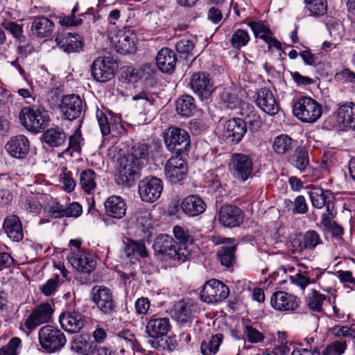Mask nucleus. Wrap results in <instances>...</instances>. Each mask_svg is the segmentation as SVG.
Here are the masks:
<instances>
[{
    "label": "nucleus",
    "mask_w": 355,
    "mask_h": 355,
    "mask_svg": "<svg viewBox=\"0 0 355 355\" xmlns=\"http://www.w3.org/2000/svg\"><path fill=\"white\" fill-rule=\"evenodd\" d=\"M6 149L12 157L22 159L27 156L29 152L30 142L25 135H18L12 137L7 141Z\"/></svg>",
    "instance_id": "obj_22"
},
{
    "label": "nucleus",
    "mask_w": 355,
    "mask_h": 355,
    "mask_svg": "<svg viewBox=\"0 0 355 355\" xmlns=\"http://www.w3.org/2000/svg\"><path fill=\"white\" fill-rule=\"evenodd\" d=\"M248 26L250 27L256 38L259 37L265 41L268 37L272 35L269 27L261 21H250Z\"/></svg>",
    "instance_id": "obj_49"
},
{
    "label": "nucleus",
    "mask_w": 355,
    "mask_h": 355,
    "mask_svg": "<svg viewBox=\"0 0 355 355\" xmlns=\"http://www.w3.org/2000/svg\"><path fill=\"white\" fill-rule=\"evenodd\" d=\"M60 285V279L58 275H54L40 288L41 292L46 296L53 295Z\"/></svg>",
    "instance_id": "obj_51"
},
{
    "label": "nucleus",
    "mask_w": 355,
    "mask_h": 355,
    "mask_svg": "<svg viewBox=\"0 0 355 355\" xmlns=\"http://www.w3.org/2000/svg\"><path fill=\"white\" fill-rule=\"evenodd\" d=\"M194 48V44L189 40L182 39L175 44V49L178 52L182 54L189 55Z\"/></svg>",
    "instance_id": "obj_60"
},
{
    "label": "nucleus",
    "mask_w": 355,
    "mask_h": 355,
    "mask_svg": "<svg viewBox=\"0 0 355 355\" xmlns=\"http://www.w3.org/2000/svg\"><path fill=\"white\" fill-rule=\"evenodd\" d=\"M295 144L296 141L288 135L282 134L275 138L272 147L276 154L282 155L290 153Z\"/></svg>",
    "instance_id": "obj_33"
},
{
    "label": "nucleus",
    "mask_w": 355,
    "mask_h": 355,
    "mask_svg": "<svg viewBox=\"0 0 355 355\" xmlns=\"http://www.w3.org/2000/svg\"><path fill=\"white\" fill-rule=\"evenodd\" d=\"M96 117L103 135H108L110 133V125L108 118L102 112H97Z\"/></svg>",
    "instance_id": "obj_62"
},
{
    "label": "nucleus",
    "mask_w": 355,
    "mask_h": 355,
    "mask_svg": "<svg viewBox=\"0 0 355 355\" xmlns=\"http://www.w3.org/2000/svg\"><path fill=\"white\" fill-rule=\"evenodd\" d=\"M346 349L344 341H335L327 345L322 352V355H341Z\"/></svg>",
    "instance_id": "obj_52"
},
{
    "label": "nucleus",
    "mask_w": 355,
    "mask_h": 355,
    "mask_svg": "<svg viewBox=\"0 0 355 355\" xmlns=\"http://www.w3.org/2000/svg\"><path fill=\"white\" fill-rule=\"evenodd\" d=\"M189 86L202 101L208 99L214 91L213 83L205 72H195L192 74Z\"/></svg>",
    "instance_id": "obj_15"
},
{
    "label": "nucleus",
    "mask_w": 355,
    "mask_h": 355,
    "mask_svg": "<svg viewBox=\"0 0 355 355\" xmlns=\"http://www.w3.org/2000/svg\"><path fill=\"white\" fill-rule=\"evenodd\" d=\"M17 53L23 58H26L34 51L33 44L29 42L26 37L17 41Z\"/></svg>",
    "instance_id": "obj_57"
},
{
    "label": "nucleus",
    "mask_w": 355,
    "mask_h": 355,
    "mask_svg": "<svg viewBox=\"0 0 355 355\" xmlns=\"http://www.w3.org/2000/svg\"><path fill=\"white\" fill-rule=\"evenodd\" d=\"M293 112L302 122L314 123L322 116V108L313 98L304 96L294 103Z\"/></svg>",
    "instance_id": "obj_4"
},
{
    "label": "nucleus",
    "mask_w": 355,
    "mask_h": 355,
    "mask_svg": "<svg viewBox=\"0 0 355 355\" xmlns=\"http://www.w3.org/2000/svg\"><path fill=\"white\" fill-rule=\"evenodd\" d=\"M90 300L96 305L101 314L112 316L117 311V304L114 300L112 291L102 285H95L91 290Z\"/></svg>",
    "instance_id": "obj_3"
},
{
    "label": "nucleus",
    "mask_w": 355,
    "mask_h": 355,
    "mask_svg": "<svg viewBox=\"0 0 355 355\" xmlns=\"http://www.w3.org/2000/svg\"><path fill=\"white\" fill-rule=\"evenodd\" d=\"M245 122L249 124V128L251 132L258 131L262 123L261 117L255 114L249 115L248 117V121Z\"/></svg>",
    "instance_id": "obj_64"
},
{
    "label": "nucleus",
    "mask_w": 355,
    "mask_h": 355,
    "mask_svg": "<svg viewBox=\"0 0 355 355\" xmlns=\"http://www.w3.org/2000/svg\"><path fill=\"white\" fill-rule=\"evenodd\" d=\"M59 108L62 119L73 121L80 116L83 111V101L78 94H67L62 97Z\"/></svg>",
    "instance_id": "obj_10"
},
{
    "label": "nucleus",
    "mask_w": 355,
    "mask_h": 355,
    "mask_svg": "<svg viewBox=\"0 0 355 355\" xmlns=\"http://www.w3.org/2000/svg\"><path fill=\"white\" fill-rule=\"evenodd\" d=\"M181 207L184 214L189 216H196L206 209L204 200L196 195H189L182 202Z\"/></svg>",
    "instance_id": "obj_31"
},
{
    "label": "nucleus",
    "mask_w": 355,
    "mask_h": 355,
    "mask_svg": "<svg viewBox=\"0 0 355 355\" xmlns=\"http://www.w3.org/2000/svg\"><path fill=\"white\" fill-rule=\"evenodd\" d=\"M244 334L248 342L251 343H258L263 341L265 338L261 332L250 325H247L245 327Z\"/></svg>",
    "instance_id": "obj_55"
},
{
    "label": "nucleus",
    "mask_w": 355,
    "mask_h": 355,
    "mask_svg": "<svg viewBox=\"0 0 355 355\" xmlns=\"http://www.w3.org/2000/svg\"><path fill=\"white\" fill-rule=\"evenodd\" d=\"M19 118L26 129L35 133L45 129L50 120L47 111L36 106L23 107L19 112Z\"/></svg>",
    "instance_id": "obj_2"
},
{
    "label": "nucleus",
    "mask_w": 355,
    "mask_h": 355,
    "mask_svg": "<svg viewBox=\"0 0 355 355\" xmlns=\"http://www.w3.org/2000/svg\"><path fill=\"white\" fill-rule=\"evenodd\" d=\"M336 120L341 130H355V105L349 102L340 105L337 110Z\"/></svg>",
    "instance_id": "obj_24"
},
{
    "label": "nucleus",
    "mask_w": 355,
    "mask_h": 355,
    "mask_svg": "<svg viewBox=\"0 0 355 355\" xmlns=\"http://www.w3.org/2000/svg\"><path fill=\"white\" fill-rule=\"evenodd\" d=\"M196 105L194 98L188 94L182 96L176 103V110L183 116H189L194 112Z\"/></svg>",
    "instance_id": "obj_42"
},
{
    "label": "nucleus",
    "mask_w": 355,
    "mask_h": 355,
    "mask_svg": "<svg viewBox=\"0 0 355 355\" xmlns=\"http://www.w3.org/2000/svg\"><path fill=\"white\" fill-rule=\"evenodd\" d=\"M218 220L226 227L239 226L243 220V211L235 205H224L219 209Z\"/></svg>",
    "instance_id": "obj_18"
},
{
    "label": "nucleus",
    "mask_w": 355,
    "mask_h": 355,
    "mask_svg": "<svg viewBox=\"0 0 355 355\" xmlns=\"http://www.w3.org/2000/svg\"><path fill=\"white\" fill-rule=\"evenodd\" d=\"M288 161L294 167L304 171L309 164L308 151L304 147L298 146L290 156Z\"/></svg>",
    "instance_id": "obj_37"
},
{
    "label": "nucleus",
    "mask_w": 355,
    "mask_h": 355,
    "mask_svg": "<svg viewBox=\"0 0 355 355\" xmlns=\"http://www.w3.org/2000/svg\"><path fill=\"white\" fill-rule=\"evenodd\" d=\"M69 261L73 268L85 273L91 272L96 266V262L83 253H79L71 257Z\"/></svg>",
    "instance_id": "obj_34"
},
{
    "label": "nucleus",
    "mask_w": 355,
    "mask_h": 355,
    "mask_svg": "<svg viewBox=\"0 0 355 355\" xmlns=\"http://www.w3.org/2000/svg\"><path fill=\"white\" fill-rule=\"evenodd\" d=\"M117 68V62L113 58L104 57L96 58L91 70L94 79L103 83L111 80L114 76Z\"/></svg>",
    "instance_id": "obj_12"
},
{
    "label": "nucleus",
    "mask_w": 355,
    "mask_h": 355,
    "mask_svg": "<svg viewBox=\"0 0 355 355\" xmlns=\"http://www.w3.org/2000/svg\"><path fill=\"white\" fill-rule=\"evenodd\" d=\"M223 340V335L216 334L213 335L208 340H204L200 345L202 355H215Z\"/></svg>",
    "instance_id": "obj_41"
},
{
    "label": "nucleus",
    "mask_w": 355,
    "mask_h": 355,
    "mask_svg": "<svg viewBox=\"0 0 355 355\" xmlns=\"http://www.w3.org/2000/svg\"><path fill=\"white\" fill-rule=\"evenodd\" d=\"M138 189L143 201L153 202L160 197L162 193V181L155 177L146 178L139 182Z\"/></svg>",
    "instance_id": "obj_13"
},
{
    "label": "nucleus",
    "mask_w": 355,
    "mask_h": 355,
    "mask_svg": "<svg viewBox=\"0 0 355 355\" xmlns=\"http://www.w3.org/2000/svg\"><path fill=\"white\" fill-rule=\"evenodd\" d=\"M53 309L49 303H43L36 306L24 321V327L32 331L42 324L49 322Z\"/></svg>",
    "instance_id": "obj_14"
},
{
    "label": "nucleus",
    "mask_w": 355,
    "mask_h": 355,
    "mask_svg": "<svg viewBox=\"0 0 355 355\" xmlns=\"http://www.w3.org/2000/svg\"><path fill=\"white\" fill-rule=\"evenodd\" d=\"M256 103L259 108L269 115L277 114L280 109L275 95L268 88H261L257 92Z\"/></svg>",
    "instance_id": "obj_21"
},
{
    "label": "nucleus",
    "mask_w": 355,
    "mask_h": 355,
    "mask_svg": "<svg viewBox=\"0 0 355 355\" xmlns=\"http://www.w3.org/2000/svg\"><path fill=\"white\" fill-rule=\"evenodd\" d=\"M150 306V302L147 297H139L135 302V309L139 315H146Z\"/></svg>",
    "instance_id": "obj_59"
},
{
    "label": "nucleus",
    "mask_w": 355,
    "mask_h": 355,
    "mask_svg": "<svg viewBox=\"0 0 355 355\" xmlns=\"http://www.w3.org/2000/svg\"><path fill=\"white\" fill-rule=\"evenodd\" d=\"M327 300V297L325 295L312 290L306 297V304L311 311L320 313L322 311V305Z\"/></svg>",
    "instance_id": "obj_43"
},
{
    "label": "nucleus",
    "mask_w": 355,
    "mask_h": 355,
    "mask_svg": "<svg viewBox=\"0 0 355 355\" xmlns=\"http://www.w3.org/2000/svg\"><path fill=\"white\" fill-rule=\"evenodd\" d=\"M21 342L18 337L12 338L7 345L1 348L0 355H17V348Z\"/></svg>",
    "instance_id": "obj_56"
},
{
    "label": "nucleus",
    "mask_w": 355,
    "mask_h": 355,
    "mask_svg": "<svg viewBox=\"0 0 355 355\" xmlns=\"http://www.w3.org/2000/svg\"><path fill=\"white\" fill-rule=\"evenodd\" d=\"M305 8L312 16H323L327 11V0H304Z\"/></svg>",
    "instance_id": "obj_45"
},
{
    "label": "nucleus",
    "mask_w": 355,
    "mask_h": 355,
    "mask_svg": "<svg viewBox=\"0 0 355 355\" xmlns=\"http://www.w3.org/2000/svg\"><path fill=\"white\" fill-rule=\"evenodd\" d=\"M250 35L247 31L239 28L232 35L230 44L234 49H239L248 44Z\"/></svg>",
    "instance_id": "obj_50"
},
{
    "label": "nucleus",
    "mask_w": 355,
    "mask_h": 355,
    "mask_svg": "<svg viewBox=\"0 0 355 355\" xmlns=\"http://www.w3.org/2000/svg\"><path fill=\"white\" fill-rule=\"evenodd\" d=\"M312 205L317 209H322L326 206L329 214H332L334 208V197L329 190H323L321 188H314L309 192Z\"/></svg>",
    "instance_id": "obj_25"
},
{
    "label": "nucleus",
    "mask_w": 355,
    "mask_h": 355,
    "mask_svg": "<svg viewBox=\"0 0 355 355\" xmlns=\"http://www.w3.org/2000/svg\"><path fill=\"white\" fill-rule=\"evenodd\" d=\"M193 307L191 304L179 302L175 306L173 318L182 324L187 323L191 318Z\"/></svg>",
    "instance_id": "obj_40"
},
{
    "label": "nucleus",
    "mask_w": 355,
    "mask_h": 355,
    "mask_svg": "<svg viewBox=\"0 0 355 355\" xmlns=\"http://www.w3.org/2000/svg\"><path fill=\"white\" fill-rule=\"evenodd\" d=\"M41 347L47 353H53L62 349L67 340L62 331L51 325H45L38 331Z\"/></svg>",
    "instance_id": "obj_5"
},
{
    "label": "nucleus",
    "mask_w": 355,
    "mask_h": 355,
    "mask_svg": "<svg viewBox=\"0 0 355 355\" xmlns=\"http://www.w3.org/2000/svg\"><path fill=\"white\" fill-rule=\"evenodd\" d=\"M144 70L141 68L132 69L128 70L126 73V80L128 83H137L144 76Z\"/></svg>",
    "instance_id": "obj_63"
},
{
    "label": "nucleus",
    "mask_w": 355,
    "mask_h": 355,
    "mask_svg": "<svg viewBox=\"0 0 355 355\" xmlns=\"http://www.w3.org/2000/svg\"><path fill=\"white\" fill-rule=\"evenodd\" d=\"M135 217L137 225L141 228L143 232H147L153 228V218L148 210H139L135 213Z\"/></svg>",
    "instance_id": "obj_48"
},
{
    "label": "nucleus",
    "mask_w": 355,
    "mask_h": 355,
    "mask_svg": "<svg viewBox=\"0 0 355 355\" xmlns=\"http://www.w3.org/2000/svg\"><path fill=\"white\" fill-rule=\"evenodd\" d=\"M94 345L89 342L86 337L77 336L71 343V349L80 355H88L91 354Z\"/></svg>",
    "instance_id": "obj_44"
},
{
    "label": "nucleus",
    "mask_w": 355,
    "mask_h": 355,
    "mask_svg": "<svg viewBox=\"0 0 355 355\" xmlns=\"http://www.w3.org/2000/svg\"><path fill=\"white\" fill-rule=\"evenodd\" d=\"M252 161L248 155L234 153L230 159L229 170L234 178L245 182L252 176Z\"/></svg>",
    "instance_id": "obj_8"
},
{
    "label": "nucleus",
    "mask_w": 355,
    "mask_h": 355,
    "mask_svg": "<svg viewBox=\"0 0 355 355\" xmlns=\"http://www.w3.org/2000/svg\"><path fill=\"white\" fill-rule=\"evenodd\" d=\"M164 174L166 178L172 184L180 183L184 180L188 174L186 161L179 155L171 157L165 164Z\"/></svg>",
    "instance_id": "obj_11"
},
{
    "label": "nucleus",
    "mask_w": 355,
    "mask_h": 355,
    "mask_svg": "<svg viewBox=\"0 0 355 355\" xmlns=\"http://www.w3.org/2000/svg\"><path fill=\"white\" fill-rule=\"evenodd\" d=\"M149 150L148 147L145 144H136L132 146L131 151L127 155L133 158V160L137 163V166L142 168L147 164L148 160Z\"/></svg>",
    "instance_id": "obj_38"
},
{
    "label": "nucleus",
    "mask_w": 355,
    "mask_h": 355,
    "mask_svg": "<svg viewBox=\"0 0 355 355\" xmlns=\"http://www.w3.org/2000/svg\"><path fill=\"white\" fill-rule=\"evenodd\" d=\"M141 166L133 158L127 155L118 159V175L116 182L119 185L125 187L132 186L141 176Z\"/></svg>",
    "instance_id": "obj_6"
},
{
    "label": "nucleus",
    "mask_w": 355,
    "mask_h": 355,
    "mask_svg": "<svg viewBox=\"0 0 355 355\" xmlns=\"http://www.w3.org/2000/svg\"><path fill=\"white\" fill-rule=\"evenodd\" d=\"M53 28V22L44 16L35 17L31 26L33 33L39 37L51 35Z\"/></svg>",
    "instance_id": "obj_32"
},
{
    "label": "nucleus",
    "mask_w": 355,
    "mask_h": 355,
    "mask_svg": "<svg viewBox=\"0 0 355 355\" xmlns=\"http://www.w3.org/2000/svg\"><path fill=\"white\" fill-rule=\"evenodd\" d=\"M229 294L230 289L227 286L219 280L212 279L203 286L200 298L207 303H217L225 300Z\"/></svg>",
    "instance_id": "obj_9"
},
{
    "label": "nucleus",
    "mask_w": 355,
    "mask_h": 355,
    "mask_svg": "<svg viewBox=\"0 0 355 355\" xmlns=\"http://www.w3.org/2000/svg\"><path fill=\"white\" fill-rule=\"evenodd\" d=\"M164 143L166 148L178 155L188 150L190 146L189 133L181 128L171 127L164 134Z\"/></svg>",
    "instance_id": "obj_7"
},
{
    "label": "nucleus",
    "mask_w": 355,
    "mask_h": 355,
    "mask_svg": "<svg viewBox=\"0 0 355 355\" xmlns=\"http://www.w3.org/2000/svg\"><path fill=\"white\" fill-rule=\"evenodd\" d=\"M171 329L169 319L167 318H157L155 315L146 318L145 332L151 340L158 339L166 336Z\"/></svg>",
    "instance_id": "obj_20"
},
{
    "label": "nucleus",
    "mask_w": 355,
    "mask_h": 355,
    "mask_svg": "<svg viewBox=\"0 0 355 355\" xmlns=\"http://www.w3.org/2000/svg\"><path fill=\"white\" fill-rule=\"evenodd\" d=\"M3 230L8 236L13 241L19 242L24 238L22 224L16 215L7 216L3 221Z\"/></svg>",
    "instance_id": "obj_28"
},
{
    "label": "nucleus",
    "mask_w": 355,
    "mask_h": 355,
    "mask_svg": "<svg viewBox=\"0 0 355 355\" xmlns=\"http://www.w3.org/2000/svg\"><path fill=\"white\" fill-rule=\"evenodd\" d=\"M150 346L159 352H173L178 346L175 336H162V337L149 340Z\"/></svg>",
    "instance_id": "obj_36"
},
{
    "label": "nucleus",
    "mask_w": 355,
    "mask_h": 355,
    "mask_svg": "<svg viewBox=\"0 0 355 355\" xmlns=\"http://www.w3.org/2000/svg\"><path fill=\"white\" fill-rule=\"evenodd\" d=\"M78 11V6H76L71 10V15L61 18L60 19V24L62 26H78L82 24V19H77L75 16V13Z\"/></svg>",
    "instance_id": "obj_61"
},
{
    "label": "nucleus",
    "mask_w": 355,
    "mask_h": 355,
    "mask_svg": "<svg viewBox=\"0 0 355 355\" xmlns=\"http://www.w3.org/2000/svg\"><path fill=\"white\" fill-rule=\"evenodd\" d=\"M284 203L293 214H303L308 211V205L303 196H297L293 201L285 200Z\"/></svg>",
    "instance_id": "obj_47"
},
{
    "label": "nucleus",
    "mask_w": 355,
    "mask_h": 355,
    "mask_svg": "<svg viewBox=\"0 0 355 355\" xmlns=\"http://www.w3.org/2000/svg\"><path fill=\"white\" fill-rule=\"evenodd\" d=\"M322 243L320 235L315 230H308L304 234H299L292 241L293 246L301 253L313 250Z\"/></svg>",
    "instance_id": "obj_17"
},
{
    "label": "nucleus",
    "mask_w": 355,
    "mask_h": 355,
    "mask_svg": "<svg viewBox=\"0 0 355 355\" xmlns=\"http://www.w3.org/2000/svg\"><path fill=\"white\" fill-rule=\"evenodd\" d=\"M60 323L62 328L69 332L76 333L79 331L85 324V317L79 313H64L60 316Z\"/></svg>",
    "instance_id": "obj_27"
},
{
    "label": "nucleus",
    "mask_w": 355,
    "mask_h": 355,
    "mask_svg": "<svg viewBox=\"0 0 355 355\" xmlns=\"http://www.w3.org/2000/svg\"><path fill=\"white\" fill-rule=\"evenodd\" d=\"M80 184L87 193H92L96 187V173L90 168L83 170L80 174Z\"/></svg>",
    "instance_id": "obj_39"
},
{
    "label": "nucleus",
    "mask_w": 355,
    "mask_h": 355,
    "mask_svg": "<svg viewBox=\"0 0 355 355\" xmlns=\"http://www.w3.org/2000/svg\"><path fill=\"white\" fill-rule=\"evenodd\" d=\"M177 62L175 52L168 48H162L156 57L158 69L164 73H171L174 71Z\"/></svg>",
    "instance_id": "obj_29"
},
{
    "label": "nucleus",
    "mask_w": 355,
    "mask_h": 355,
    "mask_svg": "<svg viewBox=\"0 0 355 355\" xmlns=\"http://www.w3.org/2000/svg\"><path fill=\"white\" fill-rule=\"evenodd\" d=\"M136 35L132 30L119 31L112 40L116 51L121 54L131 53L136 50Z\"/></svg>",
    "instance_id": "obj_19"
},
{
    "label": "nucleus",
    "mask_w": 355,
    "mask_h": 355,
    "mask_svg": "<svg viewBox=\"0 0 355 355\" xmlns=\"http://www.w3.org/2000/svg\"><path fill=\"white\" fill-rule=\"evenodd\" d=\"M220 99L223 103L230 109H234L239 103V98L229 89H224L221 92Z\"/></svg>",
    "instance_id": "obj_53"
},
{
    "label": "nucleus",
    "mask_w": 355,
    "mask_h": 355,
    "mask_svg": "<svg viewBox=\"0 0 355 355\" xmlns=\"http://www.w3.org/2000/svg\"><path fill=\"white\" fill-rule=\"evenodd\" d=\"M236 246H222L218 251V257L223 266L229 268L235 262Z\"/></svg>",
    "instance_id": "obj_46"
},
{
    "label": "nucleus",
    "mask_w": 355,
    "mask_h": 355,
    "mask_svg": "<svg viewBox=\"0 0 355 355\" xmlns=\"http://www.w3.org/2000/svg\"><path fill=\"white\" fill-rule=\"evenodd\" d=\"M173 232L175 241L168 234H159L155 241L153 249L156 254L182 263L189 259L188 245L193 243V238L187 230L178 225L173 227Z\"/></svg>",
    "instance_id": "obj_1"
},
{
    "label": "nucleus",
    "mask_w": 355,
    "mask_h": 355,
    "mask_svg": "<svg viewBox=\"0 0 355 355\" xmlns=\"http://www.w3.org/2000/svg\"><path fill=\"white\" fill-rule=\"evenodd\" d=\"M272 306L278 311H293L299 306L295 296L284 291L274 293L270 299Z\"/></svg>",
    "instance_id": "obj_23"
},
{
    "label": "nucleus",
    "mask_w": 355,
    "mask_h": 355,
    "mask_svg": "<svg viewBox=\"0 0 355 355\" xmlns=\"http://www.w3.org/2000/svg\"><path fill=\"white\" fill-rule=\"evenodd\" d=\"M247 132L246 122L239 118L226 121L223 130V138L227 143H239Z\"/></svg>",
    "instance_id": "obj_16"
},
{
    "label": "nucleus",
    "mask_w": 355,
    "mask_h": 355,
    "mask_svg": "<svg viewBox=\"0 0 355 355\" xmlns=\"http://www.w3.org/2000/svg\"><path fill=\"white\" fill-rule=\"evenodd\" d=\"M44 141L51 147H59L67 140L65 132L59 127L51 128L43 134Z\"/></svg>",
    "instance_id": "obj_35"
},
{
    "label": "nucleus",
    "mask_w": 355,
    "mask_h": 355,
    "mask_svg": "<svg viewBox=\"0 0 355 355\" xmlns=\"http://www.w3.org/2000/svg\"><path fill=\"white\" fill-rule=\"evenodd\" d=\"M134 101H141V104L144 107V110L147 112L150 111V108L154 104L155 98L152 94L148 93L146 91H142L138 94L132 97Z\"/></svg>",
    "instance_id": "obj_54"
},
{
    "label": "nucleus",
    "mask_w": 355,
    "mask_h": 355,
    "mask_svg": "<svg viewBox=\"0 0 355 355\" xmlns=\"http://www.w3.org/2000/svg\"><path fill=\"white\" fill-rule=\"evenodd\" d=\"M3 28L8 31L12 36L17 40V42L25 37L23 35L22 26L17 24L16 22L10 21L3 24Z\"/></svg>",
    "instance_id": "obj_58"
},
{
    "label": "nucleus",
    "mask_w": 355,
    "mask_h": 355,
    "mask_svg": "<svg viewBox=\"0 0 355 355\" xmlns=\"http://www.w3.org/2000/svg\"><path fill=\"white\" fill-rule=\"evenodd\" d=\"M55 42L64 52L68 53L79 52L83 47V42L78 34L59 33L56 36Z\"/></svg>",
    "instance_id": "obj_26"
},
{
    "label": "nucleus",
    "mask_w": 355,
    "mask_h": 355,
    "mask_svg": "<svg viewBox=\"0 0 355 355\" xmlns=\"http://www.w3.org/2000/svg\"><path fill=\"white\" fill-rule=\"evenodd\" d=\"M104 205L106 214L112 218L121 219L126 214V204L120 196H112L109 197Z\"/></svg>",
    "instance_id": "obj_30"
}]
</instances>
